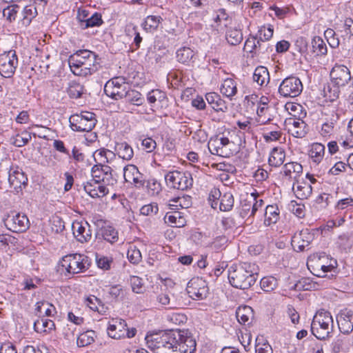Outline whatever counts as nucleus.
Here are the masks:
<instances>
[{
	"label": "nucleus",
	"mask_w": 353,
	"mask_h": 353,
	"mask_svg": "<svg viewBox=\"0 0 353 353\" xmlns=\"http://www.w3.org/2000/svg\"><path fill=\"white\" fill-rule=\"evenodd\" d=\"M98 234L101 235L104 240L110 243L117 241L119 239L117 231L114 227L109 225L103 226Z\"/></svg>",
	"instance_id": "nucleus-38"
},
{
	"label": "nucleus",
	"mask_w": 353,
	"mask_h": 353,
	"mask_svg": "<svg viewBox=\"0 0 353 353\" xmlns=\"http://www.w3.org/2000/svg\"><path fill=\"white\" fill-rule=\"evenodd\" d=\"M128 88H129V85L125 79L117 77L106 82L104 86V92L108 97L119 100L123 98Z\"/></svg>",
	"instance_id": "nucleus-10"
},
{
	"label": "nucleus",
	"mask_w": 353,
	"mask_h": 353,
	"mask_svg": "<svg viewBox=\"0 0 353 353\" xmlns=\"http://www.w3.org/2000/svg\"><path fill=\"white\" fill-rule=\"evenodd\" d=\"M333 330L334 320L330 312L325 310H319L311 323L312 334L318 339L325 340L331 336Z\"/></svg>",
	"instance_id": "nucleus-5"
},
{
	"label": "nucleus",
	"mask_w": 353,
	"mask_h": 353,
	"mask_svg": "<svg viewBox=\"0 0 353 353\" xmlns=\"http://www.w3.org/2000/svg\"><path fill=\"white\" fill-rule=\"evenodd\" d=\"M303 90L301 80L294 76H290L282 81L279 88V94L286 98L299 96Z\"/></svg>",
	"instance_id": "nucleus-11"
},
{
	"label": "nucleus",
	"mask_w": 353,
	"mask_h": 353,
	"mask_svg": "<svg viewBox=\"0 0 353 353\" xmlns=\"http://www.w3.org/2000/svg\"><path fill=\"white\" fill-rule=\"evenodd\" d=\"M112 168L108 165L101 163L94 165L91 170L92 181L107 185H113L117 180L112 176Z\"/></svg>",
	"instance_id": "nucleus-15"
},
{
	"label": "nucleus",
	"mask_w": 353,
	"mask_h": 353,
	"mask_svg": "<svg viewBox=\"0 0 353 353\" xmlns=\"http://www.w3.org/2000/svg\"><path fill=\"white\" fill-rule=\"evenodd\" d=\"M194 56V51L188 47H182L177 50L176 57L179 63L188 65Z\"/></svg>",
	"instance_id": "nucleus-42"
},
{
	"label": "nucleus",
	"mask_w": 353,
	"mask_h": 353,
	"mask_svg": "<svg viewBox=\"0 0 353 353\" xmlns=\"http://www.w3.org/2000/svg\"><path fill=\"white\" fill-rule=\"evenodd\" d=\"M257 266L254 263L233 264L228 269V280L234 288L246 290L252 287L257 278Z\"/></svg>",
	"instance_id": "nucleus-2"
},
{
	"label": "nucleus",
	"mask_w": 353,
	"mask_h": 353,
	"mask_svg": "<svg viewBox=\"0 0 353 353\" xmlns=\"http://www.w3.org/2000/svg\"><path fill=\"white\" fill-rule=\"evenodd\" d=\"M84 87L80 83L76 81H72L68 83L67 92L72 99L81 98L83 94Z\"/></svg>",
	"instance_id": "nucleus-45"
},
{
	"label": "nucleus",
	"mask_w": 353,
	"mask_h": 353,
	"mask_svg": "<svg viewBox=\"0 0 353 353\" xmlns=\"http://www.w3.org/2000/svg\"><path fill=\"white\" fill-rule=\"evenodd\" d=\"M162 21L160 16L149 15L144 19L141 26L147 32H152L157 30Z\"/></svg>",
	"instance_id": "nucleus-34"
},
{
	"label": "nucleus",
	"mask_w": 353,
	"mask_h": 353,
	"mask_svg": "<svg viewBox=\"0 0 353 353\" xmlns=\"http://www.w3.org/2000/svg\"><path fill=\"white\" fill-rule=\"evenodd\" d=\"M220 197L219 209L223 212H228L232 210L234 205V196L230 192H225L223 195L221 194L219 190L214 189L211 191L209 199L211 200V196L216 199V196Z\"/></svg>",
	"instance_id": "nucleus-24"
},
{
	"label": "nucleus",
	"mask_w": 353,
	"mask_h": 353,
	"mask_svg": "<svg viewBox=\"0 0 353 353\" xmlns=\"http://www.w3.org/2000/svg\"><path fill=\"white\" fill-rule=\"evenodd\" d=\"M5 225L14 232H23L30 226L29 219L25 214L12 212L4 219Z\"/></svg>",
	"instance_id": "nucleus-13"
},
{
	"label": "nucleus",
	"mask_w": 353,
	"mask_h": 353,
	"mask_svg": "<svg viewBox=\"0 0 353 353\" xmlns=\"http://www.w3.org/2000/svg\"><path fill=\"white\" fill-rule=\"evenodd\" d=\"M325 154V146L319 143H314L311 145L309 156L315 165H319L322 161Z\"/></svg>",
	"instance_id": "nucleus-29"
},
{
	"label": "nucleus",
	"mask_w": 353,
	"mask_h": 353,
	"mask_svg": "<svg viewBox=\"0 0 353 353\" xmlns=\"http://www.w3.org/2000/svg\"><path fill=\"white\" fill-rule=\"evenodd\" d=\"M264 223L266 225L276 223L279 219V210L276 205H270L265 208Z\"/></svg>",
	"instance_id": "nucleus-35"
},
{
	"label": "nucleus",
	"mask_w": 353,
	"mask_h": 353,
	"mask_svg": "<svg viewBox=\"0 0 353 353\" xmlns=\"http://www.w3.org/2000/svg\"><path fill=\"white\" fill-rule=\"evenodd\" d=\"M273 28L269 25L268 27L263 26L259 31V39L266 43L267 41L270 40L273 36Z\"/></svg>",
	"instance_id": "nucleus-64"
},
{
	"label": "nucleus",
	"mask_w": 353,
	"mask_h": 353,
	"mask_svg": "<svg viewBox=\"0 0 353 353\" xmlns=\"http://www.w3.org/2000/svg\"><path fill=\"white\" fill-rule=\"evenodd\" d=\"M165 180L170 187L181 190H186L193 184V179L189 172L170 171L165 174Z\"/></svg>",
	"instance_id": "nucleus-8"
},
{
	"label": "nucleus",
	"mask_w": 353,
	"mask_h": 353,
	"mask_svg": "<svg viewBox=\"0 0 353 353\" xmlns=\"http://www.w3.org/2000/svg\"><path fill=\"white\" fill-rule=\"evenodd\" d=\"M125 32L126 35L129 37H134L130 48L132 52L137 50L140 48L141 43L143 41L142 37L138 32L137 27L136 26H127L125 29Z\"/></svg>",
	"instance_id": "nucleus-36"
},
{
	"label": "nucleus",
	"mask_w": 353,
	"mask_h": 353,
	"mask_svg": "<svg viewBox=\"0 0 353 353\" xmlns=\"http://www.w3.org/2000/svg\"><path fill=\"white\" fill-rule=\"evenodd\" d=\"M55 325L53 321L45 319L44 316L38 318L34 322V330L38 333H47L54 329Z\"/></svg>",
	"instance_id": "nucleus-30"
},
{
	"label": "nucleus",
	"mask_w": 353,
	"mask_h": 353,
	"mask_svg": "<svg viewBox=\"0 0 353 353\" xmlns=\"http://www.w3.org/2000/svg\"><path fill=\"white\" fill-rule=\"evenodd\" d=\"M114 156L115 154L113 152L107 149L98 150L94 154L95 161H99L101 164L108 163Z\"/></svg>",
	"instance_id": "nucleus-48"
},
{
	"label": "nucleus",
	"mask_w": 353,
	"mask_h": 353,
	"mask_svg": "<svg viewBox=\"0 0 353 353\" xmlns=\"http://www.w3.org/2000/svg\"><path fill=\"white\" fill-rule=\"evenodd\" d=\"M311 48L315 56L325 55L327 52L326 44L320 37H314L312 39Z\"/></svg>",
	"instance_id": "nucleus-40"
},
{
	"label": "nucleus",
	"mask_w": 353,
	"mask_h": 353,
	"mask_svg": "<svg viewBox=\"0 0 353 353\" xmlns=\"http://www.w3.org/2000/svg\"><path fill=\"white\" fill-rule=\"evenodd\" d=\"M89 228L90 225L88 223H85V225L80 222L73 223V234L78 241L84 243L91 239L92 235Z\"/></svg>",
	"instance_id": "nucleus-25"
},
{
	"label": "nucleus",
	"mask_w": 353,
	"mask_h": 353,
	"mask_svg": "<svg viewBox=\"0 0 353 353\" xmlns=\"http://www.w3.org/2000/svg\"><path fill=\"white\" fill-rule=\"evenodd\" d=\"M103 21L102 19L101 14L95 12L90 16L88 19H86V22L85 23H82L81 29L85 30L88 28L99 27L103 24Z\"/></svg>",
	"instance_id": "nucleus-50"
},
{
	"label": "nucleus",
	"mask_w": 353,
	"mask_h": 353,
	"mask_svg": "<svg viewBox=\"0 0 353 353\" xmlns=\"http://www.w3.org/2000/svg\"><path fill=\"white\" fill-rule=\"evenodd\" d=\"M251 313L252 308L249 306L239 307L236 312L238 321L241 324H245V323L248 322Z\"/></svg>",
	"instance_id": "nucleus-55"
},
{
	"label": "nucleus",
	"mask_w": 353,
	"mask_h": 353,
	"mask_svg": "<svg viewBox=\"0 0 353 353\" xmlns=\"http://www.w3.org/2000/svg\"><path fill=\"white\" fill-rule=\"evenodd\" d=\"M97 55L88 50H79L68 58V65L71 71L77 76L91 74L97 70Z\"/></svg>",
	"instance_id": "nucleus-4"
},
{
	"label": "nucleus",
	"mask_w": 353,
	"mask_h": 353,
	"mask_svg": "<svg viewBox=\"0 0 353 353\" xmlns=\"http://www.w3.org/2000/svg\"><path fill=\"white\" fill-rule=\"evenodd\" d=\"M145 186L148 193L152 196L157 195L161 191V183L154 178L148 179Z\"/></svg>",
	"instance_id": "nucleus-56"
},
{
	"label": "nucleus",
	"mask_w": 353,
	"mask_h": 353,
	"mask_svg": "<svg viewBox=\"0 0 353 353\" xmlns=\"http://www.w3.org/2000/svg\"><path fill=\"white\" fill-rule=\"evenodd\" d=\"M31 137L27 132H23L21 134H17L12 137V143L17 147H22L26 145L30 140Z\"/></svg>",
	"instance_id": "nucleus-62"
},
{
	"label": "nucleus",
	"mask_w": 353,
	"mask_h": 353,
	"mask_svg": "<svg viewBox=\"0 0 353 353\" xmlns=\"http://www.w3.org/2000/svg\"><path fill=\"white\" fill-rule=\"evenodd\" d=\"M166 99V94L159 89L150 91L147 94V100L152 106L157 101H163Z\"/></svg>",
	"instance_id": "nucleus-52"
},
{
	"label": "nucleus",
	"mask_w": 353,
	"mask_h": 353,
	"mask_svg": "<svg viewBox=\"0 0 353 353\" xmlns=\"http://www.w3.org/2000/svg\"><path fill=\"white\" fill-rule=\"evenodd\" d=\"M165 223L171 227L181 228L186 223L183 214L179 211L168 212L164 217Z\"/></svg>",
	"instance_id": "nucleus-26"
},
{
	"label": "nucleus",
	"mask_w": 353,
	"mask_h": 353,
	"mask_svg": "<svg viewBox=\"0 0 353 353\" xmlns=\"http://www.w3.org/2000/svg\"><path fill=\"white\" fill-rule=\"evenodd\" d=\"M205 99L208 104L216 112H225L228 110L226 103L216 92H209L205 94Z\"/></svg>",
	"instance_id": "nucleus-27"
},
{
	"label": "nucleus",
	"mask_w": 353,
	"mask_h": 353,
	"mask_svg": "<svg viewBox=\"0 0 353 353\" xmlns=\"http://www.w3.org/2000/svg\"><path fill=\"white\" fill-rule=\"evenodd\" d=\"M155 353H194L196 341L186 330H170L152 339Z\"/></svg>",
	"instance_id": "nucleus-1"
},
{
	"label": "nucleus",
	"mask_w": 353,
	"mask_h": 353,
	"mask_svg": "<svg viewBox=\"0 0 353 353\" xmlns=\"http://www.w3.org/2000/svg\"><path fill=\"white\" fill-rule=\"evenodd\" d=\"M114 150L118 156L123 160L130 161L134 156L133 149L126 142L117 143Z\"/></svg>",
	"instance_id": "nucleus-32"
},
{
	"label": "nucleus",
	"mask_w": 353,
	"mask_h": 353,
	"mask_svg": "<svg viewBox=\"0 0 353 353\" xmlns=\"http://www.w3.org/2000/svg\"><path fill=\"white\" fill-rule=\"evenodd\" d=\"M339 331L343 334H350L353 332V311L344 309L336 316Z\"/></svg>",
	"instance_id": "nucleus-18"
},
{
	"label": "nucleus",
	"mask_w": 353,
	"mask_h": 353,
	"mask_svg": "<svg viewBox=\"0 0 353 353\" xmlns=\"http://www.w3.org/2000/svg\"><path fill=\"white\" fill-rule=\"evenodd\" d=\"M292 128L290 130L292 134L296 138H303L307 134V124L301 119L294 120Z\"/></svg>",
	"instance_id": "nucleus-44"
},
{
	"label": "nucleus",
	"mask_w": 353,
	"mask_h": 353,
	"mask_svg": "<svg viewBox=\"0 0 353 353\" xmlns=\"http://www.w3.org/2000/svg\"><path fill=\"white\" fill-rule=\"evenodd\" d=\"M233 145L234 143L228 137L219 135L211 137L208 143V148L212 154L222 157H229L232 154Z\"/></svg>",
	"instance_id": "nucleus-9"
},
{
	"label": "nucleus",
	"mask_w": 353,
	"mask_h": 353,
	"mask_svg": "<svg viewBox=\"0 0 353 353\" xmlns=\"http://www.w3.org/2000/svg\"><path fill=\"white\" fill-rule=\"evenodd\" d=\"M285 158L284 150L281 148H274L270 152L268 163L271 166L279 167L283 163Z\"/></svg>",
	"instance_id": "nucleus-33"
},
{
	"label": "nucleus",
	"mask_w": 353,
	"mask_h": 353,
	"mask_svg": "<svg viewBox=\"0 0 353 353\" xmlns=\"http://www.w3.org/2000/svg\"><path fill=\"white\" fill-rule=\"evenodd\" d=\"M96 333L93 330H88L79 335L77 339V344L79 347H85L94 341Z\"/></svg>",
	"instance_id": "nucleus-47"
},
{
	"label": "nucleus",
	"mask_w": 353,
	"mask_h": 353,
	"mask_svg": "<svg viewBox=\"0 0 353 353\" xmlns=\"http://www.w3.org/2000/svg\"><path fill=\"white\" fill-rule=\"evenodd\" d=\"M336 243L345 252L350 251L353 248V233L347 232L339 235Z\"/></svg>",
	"instance_id": "nucleus-43"
},
{
	"label": "nucleus",
	"mask_w": 353,
	"mask_h": 353,
	"mask_svg": "<svg viewBox=\"0 0 353 353\" xmlns=\"http://www.w3.org/2000/svg\"><path fill=\"white\" fill-rule=\"evenodd\" d=\"M327 260L325 256L318 254L310 257L307 266L310 272L318 277H325L327 272H330L333 268L332 265H326L325 261Z\"/></svg>",
	"instance_id": "nucleus-16"
},
{
	"label": "nucleus",
	"mask_w": 353,
	"mask_h": 353,
	"mask_svg": "<svg viewBox=\"0 0 353 353\" xmlns=\"http://www.w3.org/2000/svg\"><path fill=\"white\" fill-rule=\"evenodd\" d=\"M157 301L162 305L168 306V308H176L180 303L171 301L169 295L166 293H161L157 296Z\"/></svg>",
	"instance_id": "nucleus-58"
},
{
	"label": "nucleus",
	"mask_w": 353,
	"mask_h": 353,
	"mask_svg": "<svg viewBox=\"0 0 353 353\" xmlns=\"http://www.w3.org/2000/svg\"><path fill=\"white\" fill-rule=\"evenodd\" d=\"M293 190L299 199L303 200L307 199L311 195L312 188L310 184L303 182L299 183L296 188L294 185Z\"/></svg>",
	"instance_id": "nucleus-39"
},
{
	"label": "nucleus",
	"mask_w": 353,
	"mask_h": 353,
	"mask_svg": "<svg viewBox=\"0 0 353 353\" xmlns=\"http://www.w3.org/2000/svg\"><path fill=\"white\" fill-rule=\"evenodd\" d=\"M186 290L190 297L196 300L205 299L209 292L206 281L200 277L192 278L188 283Z\"/></svg>",
	"instance_id": "nucleus-14"
},
{
	"label": "nucleus",
	"mask_w": 353,
	"mask_h": 353,
	"mask_svg": "<svg viewBox=\"0 0 353 353\" xmlns=\"http://www.w3.org/2000/svg\"><path fill=\"white\" fill-rule=\"evenodd\" d=\"M338 115L333 114H332V117L330 121H326L322 124L321 134L323 137L329 136L333 132L334 125L336 123Z\"/></svg>",
	"instance_id": "nucleus-51"
},
{
	"label": "nucleus",
	"mask_w": 353,
	"mask_h": 353,
	"mask_svg": "<svg viewBox=\"0 0 353 353\" xmlns=\"http://www.w3.org/2000/svg\"><path fill=\"white\" fill-rule=\"evenodd\" d=\"M254 82L260 86H266L270 82V74L267 68L258 66L255 68L253 77Z\"/></svg>",
	"instance_id": "nucleus-28"
},
{
	"label": "nucleus",
	"mask_w": 353,
	"mask_h": 353,
	"mask_svg": "<svg viewBox=\"0 0 353 353\" xmlns=\"http://www.w3.org/2000/svg\"><path fill=\"white\" fill-rule=\"evenodd\" d=\"M260 284L263 291L271 292L277 287L278 282L274 276H265L261 280Z\"/></svg>",
	"instance_id": "nucleus-53"
},
{
	"label": "nucleus",
	"mask_w": 353,
	"mask_h": 353,
	"mask_svg": "<svg viewBox=\"0 0 353 353\" xmlns=\"http://www.w3.org/2000/svg\"><path fill=\"white\" fill-rule=\"evenodd\" d=\"M8 181L10 186L18 192L19 189L21 190L22 186L27 185L28 178L21 169L12 168L9 172Z\"/></svg>",
	"instance_id": "nucleus-22"
},
{
	"label": "nucleus",
	"mask_w": 353,
	"mask_h": 353,
	"mask_svg": "<svg viewBox=\"0 0 353 353\" xmlns=\"http://www.w3.org/2000/svg\"><path fill=\"white\" fill-rule=\"evenodd\" d=\"M283 172L285 176L290 179H296L303 172L302 165L297 162H290L285 163L283 167Z\"/></svg>",
	"instance_id": "nucleus-37"
},
{
	"label": "nucleus",
	"mask_w": 353,
	"mask_h": 353,
	"mask_svg": "<svg viewBox=\"0 0 353 353\" xmlns=\"http://www.w3.org/2000/svg\"><path fill=\"white\" fill-rule=\"evenodd\" d=\"M19 8L20 7L17 4L8 6L3 9V15L8 21L12 22L16 19Z\"/></svg>",
	"instance_id": "nucleus-59"
},
{
	"label": "nucleus",
	"mask_w": 353,
	"mask_h": 353,
	"mask_svg": "<svg viewBox=\"0 0 353 353\" xmlns=\"http://www.w3.org/2000/svg\"><path fill=\"white\" fill-rule=\"evenodd\" d=\"M123 177L125 182L133 184L137 188L145 186L144 176L134 165L128 164L123 168Z\"/></svg>",
	"instance_id": "nucleus-17"
},
{
	"label": "nucleus",
	"mask_w": 353,
	"mask_h": 353,
	"mask_svg": "<svg viewBox=\"0 0 353 353\" xmlns=\"http://www.w3.org/2000/svg\"><path fill=\"white\" fill-rule=\"evenodd\" d=\"M269 44L256 39L254 37H249L246 39L243 50L248 53L258 55L261 53L264 54L268 52Z\"/></svg>",
	"instance_id": "nucleus-20"
},
{
	"label": "nucleus",
	"mask_w": 353,
	"mask_h": 353,
	"mask_svg": "<svg viewBox=\"0 0 353 353\" xmlns=\"http://www.w3.org/2000/svg\"><path fill=\"white\" fill-rule=\"evenodd\" d=\"M170 205L180 206L181 208H188L192 205V198L188 195L178 196L170 200Z\"/></svg>",
	"instance_id": "nucleus-54"
},
{
	"label": "nucleus",
	"mask_w": 353,
	"mask_h": 353,
	"mask_svg": "<svg viewBox=\"0 0 353 353\" xmlns=\"http://www.w3.org/2000/svg\"><path fill=\"white\" fill-rule=\"evenodd\" d=\"M37 11L34 6H25L22 11L23 18L21 19L23 24L28 26L31 23L32 20L37 16Z\"/></svg>",
	"instance_id": "nucleus-49"
},
{
	"label": "nucleus",
	"mask_w": 353,
	"mask_h": 353,
	"mask_svg": "<svg viewBox=\"0 0 353 353\" xmlns=\"http://www.w3.org/2000/svg\"><path fill=\"white\" fill-rule=\"evenodd\" d=\"M225 39L231 46H236L243 40V33L241 29L230 28L225 33Z\"/></svg>",
	"instance_id": "nucleus-41"
},
{
	"label": "nucleus",
	"mask_w": 353,
	"mask_h": 353,
	"mask_svg": "<svg viewBox=\"0 0 353 353\" xmlns=\"http://www.w3.org/2000/svg\"><path fill=\"white\" fill-rule=\"evenodd\" d=\"M127 330V323L125 320L120 318L112 319L108 327V334L114 339L125 337Z\"/></svg>",
	"instance_id": "nucleus-19"
},
{
	"label": "nucleus",
	"mask_w": 353,
	"mask_h": 353,
	"mask_svg": "<svg viewBox=\"0 0 353 353\" xmlns=\"http://www.w3.org/2000/svg\"><path fill=\"white\" fill-rule=\"evenodd\" d=\"M18 66V57L15 51L10 50L0 54V74L4 78H11Z\"/></svg>",
	"instance_id": "nucleus-12"
},
{
	"label": "nucleus",
	"mask_w": 353,
	"mask_h": 353,
	"mask_svg": "<svg viewBox=\"0 0 353 353\" xmlns=\"http://www.w3.org/2000/svg\"><path fill=\"white\" fill-rule=\"evenodd\" d=\"M123 98H125L126 102L136 105H141L144 101V98L139 92L135 90H130V88L127 89L126 94L123 96Z\"/></svg>",
	"instance_id": "nucleus-46"
},
{
	"label": "nucleus",
	"mask_w": 353,
	"mask_h": 353,
	"mask_svg": "<svg viewBox=\"0 0 353 353\" xmlns=\"http://www.w3.org/2000/svg\"><path fill=\"white\" fill-rule=\"evenodd\" d=\"M106 185L94 181H88L84 184V190L92 198L103 197L108 194Z\"/></svg>",
	"instance_id": "nucleus-23"
},
{
	"label": "nucleus",
	"mask_w": 353,
	"mask_h": 353,
	"mask_svg": "<svg viewBox=\"0 0 353 353\" xmlns=\"http://www.w3.org/2000/svg\"><path fill=\"white\" fill-rule=\"evenodd\" d=\"M313 239V235L307 230H302L296 233L292 238V245L296 251H303L309 246Z\"/></svg>",
	"instance_id": "nucleus-21"
},
{
	"label": "nucleus",
	"mask_w": 353,
	"mask_h": 353,
	"mask_svg": "<svg viewBox=\"0 0 353 353\" xmlns=\"http://www.w3.org/2000/svg\"><path fill=\"white\" fill-rule=\"evenodd\" d=\"M324 36L331 48H336L339 47V39L336 37L333 29L327 28L324 32Z\"/></svg>",
	"instance_id": "nucleus-60"
},
{
	"label": "nucleus",
	"mask_w": 353,
	"mask_h": 353,
	"mask_svg": "<svg viewBox=\"0 0 353 353\" xmlns=\"http://www.w3.org/2000/svg\"><path fill=\"white\" fill-rule=\"evenodd\" d=\"M237 84L232 78L225 79L221 84V92L226 97L232 99L237 93Z\"/></svg>",
	"instance_id": "nucleus-31"
},
{
	"label": "nucleus",
	"mask_w": 353,
	"mask_h": 353,
	"mask_svg": "<svg viewBox=\"0 0 353 353\" xmlns=\"http://www.w3.org/2000/svg\"><path fill=\"white\" fill-rule=\"evenodd\" d=\"M41 280L37 277H30L27 276L24 278L21 283L23 285V290H32L37 288L40 283Z\"/></svg>",
	"instance_id": "nucleus-61"
},
{
	"label": "nucleus",
	"mask_w": 353,
	"mask_h": 353,
	"mask_svg": "<svg viewBox=\"0 0 353 353\" xmlns=\"http://www.w3.org/2000/svg\"><path fill=\"white\" fill-rule=\"evenodd\" d=\"M159 211L158 205L156 203H151L142 206L140 209V213L144 216H152L157 214Z\"/></svg>",
	"instance_id": "nucleus-63"
},
{
	"label": "nucleus",
	"mask_w": 353,
	"mask_h": 353,
	"mask_svg": "<svg viewBox=\"0 0 353 353\" xmlns=\"http://www.w3.org/2000/svg\"><path fill=\"white\" fill-rule=\"evenodd\" d=\"M127 256L130 262L133 264H138L142 259L140 250L134 245L130 246Z\"/></svg>",
	"instance_id": "nucleus-57"
},
{
	"label": "nucleus",
	"mask_w": 353,
	"mask_h": 353,
	"mask_svg": "<svg viewBox=\"0 0 353 353\" xmlns=\"http://www.w3.org/2000/svg\"><path fill=\"white\" fill-rule=\"evenodd\" d=\"M330 83L324 87V95L330 101L336 100L341 94V89L350 83L352 85L353 76L350 69L344 65L336 63L330 72Z\"/></svg>",
	"instance_id": "nucleus-3"
},
{
	"label": "nucleus",
	"mask_w": 353,
	"mask_h": 353,
	"mask_svg": "<svg viewBox=\"0 0 353 353\" xmlns=\"http://www.w3.org/2000/svg\"><path fill=\"white\" fill-rule=\"evenodd\" d=\"M88 257L81 254H71L63 256L59 263V271L65 274H74L88 269Z\"/></svg>",
	"instance_id": "nucleus-6"
},
{
	"label": "nucleus",
	"mask_w": 353,
	"mask_h": 353,
	"mask_svg": "<svg viewBox=\"0 0 353 353\" xmlns=\"http://www.w3.org/2000/svg\"><path fill=\"white\" fill-rule=\"evenodd\" d=\"M97 121L95 114L88 111L74 114L69 119L71 129L77 132L91 131L95 127Z\"/></svg>",
	"instance_id": "nucleus-7"
}]
</instances>
